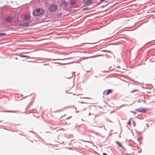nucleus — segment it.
Listing matches in <instances>:
<instances>
[{
  "label": "nucleus",
  "mask_w": 155,
  "mask_h": 155,
  "mask_svg": "<svg viewBox=\"0 0 155 155\" xmlns=\"http://www.w3.org/2000/svg\"><path fill=\"white\" fill-rule=\"evenodd\" d=\"M105 92H106V95H108L109 94L111 93L112 92V90L111 89H109L105 91Z\"/></svg>",
  "instance_id": "7"
},
{
  "label": "nucleus",
  "mask_w": 155,
  "mask_h": 155,
  "mask_svg": "<svg viewBox=\"0 0 155 155\" xmlns=\"http://www.w3.org/2000/svg\"><path fill=\"white\" fill-rule=\"evenodd\" d=\"M58 8V6L56 4H52L48 7V10L50 12H52L55 11Z\"/></svg>",
  "instance_id": "2"
},
{
  "label": "nucleus",
  "mask_w": 155,
  "mask_h": 155,
  "mask_svg": "<svg viewBox=\"0 0 155 155\" xmlns=\"http://www.w3.org/2000/svg\"><path fill=\"white\" fill-rule=\"evenodd\" d=\"M136 110L138 112H145L146 111V109L142 108H140L137 109Z\"/></svg>",
  "instance_id": "4"
},
{
  "label": "nucleus",
  "mask_w": 155,
  "mask_h": 155,
  "mask_svg": "<svg viewBox=\"0 0 155 155\" xmlns=\"http://www.w3.org/2000/svg\"><path fill=\"white\" fill-rule=\"evenodd\" d=\"M44 13V11L42 9L38 8L33 12V15L35 16H38L43 14Z\"/></svg>",
  "instance_id": "1"
},
{
  "label": "nucleus",
  "mask_w": 155,
  "mask_h": 155,
  "mask_svg": "<svg viewBox=\"0 0 155 155\" xmlns=\"http://www.w3.org/2000/svg\"><path fill=\"white\" fill-rule=\"evenodd\" d=\"M61 5H63L64 7H66L67 5V3L64 2H62V3L61 4Z\"/></svg>",
  "instance_id": "11"
},
{
  "label": "nucleus",
  "mask_w": 155,
  "mask_h": 155,
  "mask_svg": "<svg viewBox=\"0 0 155 155\" xmlns=\"http://www.w3.org/2000/svg\"><path fill=\"white\" fill-rule=\"evenodd\" d=\"M62 15V14L61 13H58V16L59 17H61Z\"/></svg>",
  "instance_id": "16"
},
{
  "label": "nucleus",
  "mask_w": 155,
  "mask_h": 155,
  "mask_svg": "<svg viewBox=\"0 0 155 155\" xmlns=\"http://www.w3.org/2000/svg\"><path fill=\"white\" fill-rule=\"evenodd\" d=\"M12 18L10 17H8L6 18V20L8 22H10L12 21Z\"/></svg>",
  "instance_id": "6"
},
{
  "label": "nucleus",
  "mask_w": 155,
  "mask_h": 155,
  "mask_svg": "<svg viewBox=\"0 0 155 155\" xmlns=\"http://www.w3.org/2000/svg\"><path fill=\"white\" fill-rule=\"evenodd\" d=\"M142 140V138L141 137H140L137 139V140L139 142H141Z\"/></svg>",
  "instance_id": "13"
},
{
  "label": "nucleus",
  "mask_w": 155,
  "mask_h": 155,
  "mask_svg": "<svg viewBox=\"0 0 155 155\" xmlns=\"http://www.w3.org/2000/svg\"><path fill=\"white\" fill-rule=\"evenodd\" d=\"M103 155H107L106 153H103Z\"/></svg>",
  "instance_id": "17"
},
{
  "label": "nucleus",
  "mask_w": 155,
  "mask_h": 155,
  "mask_svg": "<svg viewBox=\"0 0 155 155\" xmlns=\"http://www.w3.org/2000/svg\"><path fill=\"white\" fill-rule=\"evenodd\" d=\"M6 34L5 33H3L0 32V36H2L5 35Z\"/></svg>",
  "instance_id": "14"
},
{
  "label": "nucleus",
  "mask_w": 155,
  "mask_h": 155,
  "mask_svg": "<svg viewBox=\"0 0 155 155\" xmlns=\"http://www.w3.org/2000/svg\"><path fill=\"white\" fill-rule=\"evenodd\" d=\"M30 16L28 14L24 16V18L26 19H29Z\"/></svg>",
  "instance_id": "8"
},
{
  "label": "nucleus",
  "mask_w": 155,
  "mask_h": 155,
  "mask_svg": "<svg viewBox=\"0 0 155 155\" xmlns=\"http://www.w3.org/2000/svg\"><path fill=\"white\" fill-rule=\"evenodd\" d=\"M90 9V8L89 7H87L86 8H84L83 9V10H89Z\"/></svg>",
  "instance_id": "15"
},
{
  "label": "nucleus",
  "mask_w": 155,
  "mask_h": 155,
  "mask_svg": "<svg viewBox=\"0 0 155 155\" xmlns=\"http://www.w3.org/2000/svg\"><path fill=\"white\" fill-rule=\"evenodd\" d=\"M131 119L130 118V119L129 120V121H128V122H127V124L128 125H130V126L131 125Z\"/></svg>",
  "instance_id": "12"
},
{
  "label": "nucleus",
  "mask_w": 155,
  "mask_h": 155,
  "mask_svg": "<svg viewBox=\"0 0 155 155\" xmlns=\"http://www.w3.org/2000/svg\"><path fill=\"white\" fill-rule=\"evenodd\" d=\"M29 25L28 22H21L20 23L19 25L20 26H27Z\"/></svg>",
  "instance_id": "3"
},
{
  "label": "nucleus",
  "mask_w": 155,
  "mask_h": 155,
  "mask_svg": "<svg viewBox=\"0 0 155 155\" xmlns=\"http://www.w3.org/2000/svg\"><path fill=\"white\" fill-rule=\"evenodd\" d=\"M116 143L118 145V146H119L120 147H123V146L121 144V143L119 142L118 141H117L116 142Z\"/></svg>",
  "instance_id": "9"
},
{
  "label": "nucleus",
  "mask_w": 155,
  "mask_h": 155,
  "mask_svg": "<svg viewBox=\"0 0 155 155\" xmlns=\"http://www.w3.org/2000/svg\"><path fill=\"white\" fill-rule=\"evenodd\" d=\"M20 56L22 58H27L28 59L31 58L29 56L27 55H20Z\"/></svg>",
  "instance_id": "10"
},
{
  "label": "nucleus",
  "mask_w": 155,
  "mask_h": 155,
  "mask_svg": "<svg viewBox=\"0 0 155 155\" xmlns=\"http://www.w3.org/2000/svg\"><path fill=\"white\" fill-rule=\"evenodd\" d=\"M94 0H87L85 2V4L86 5L91 3L93 2Z\"/></svg>",
  "instance_id": "5"
}]
</instances>
